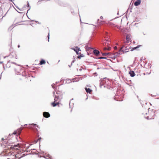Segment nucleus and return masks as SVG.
I'll return each instance as SVG.
<instances>
[{"label":"nucleus","mask_w":159,"mask_h":159,"mask_svg":"<svg viewBox=\"0 0 159 159\" xmlns=\"http://www.w3.org/2000/svg\"><path fill=\"white\" fill-rule=\"evenodd\" d=\"M124 47V45H123L121 48L120 50L119 51L117 52V54L118 55L122 54L124 53L128 52L129 51V49L130 48V47L129 46H126L125 50H122V48Z\"/></svg>","instance_id":"obj_1"},{"label":"nucleus","mask_w":159,"mask_h":159,"mask_svg":"<svg viewBox=\"0 0 159 159\" xmlns=\"http://www.w3.org/2000/svg\"><path fill=\"white\" fill-rule=\"evenodd\" d=\"M24 71V69L22 68L21 66H17L16 67L15 69V71L17 74H19L20 75Z\"/></svg>","instance_id":"obj_2"},{"label":"nucleus","mask_w":159,"mask_h":159,"mask_svg":"<svg viewBox=\"0 0 159 159\" xmlns=\"http://www.w3.org/2000/svg\"><path fill=\"white\" fill-rule=\"evenodd\" d=\"M131 35L129 34H127L126 37V41L124 42L125 45H127L129 43L130 40Z\"/></svg>","instance_id":"obj_3"},{"label":"nucleus","mask_w":159,"mask_h":159,"mask_svg":"<svg viewBox=\"0 0 159 159\" xmlns=\"http://www.w3.org/2000/svg\"><path fill=\"white\" fill-rule=\"evenodd\" d=\"M43 116L45 117L48 118L50 117V115L48 112H44L43 114Z\"/></svg>","instance_id":"obj_4"},{"label":"nucleus","mask_w":159,"mask_h":159,"mask_svg":"<svg viewBox=\"0 0 159 159\" xmlns=\"http://www.w3.org/2000/svg\"><path fill=\"white\" fill-rule=\"evenodd\" d=\"M140 0H137L134 3V5L135 6H138L140 4Z\"/></svg>","instance_id":"obj_5"},{"label":"nucleus","mask_w":159,"mask_h":159,"mask_svg":"<svg viewBox=\"0 0 159 159\" xmlns=\"http://www.w3.org/2000/svg\"><path fill=\"white\" fill-rule=\"evenodd\" d=\"M110 44V41L108 40H106L103 42L104 45H109Z\"/></svg>","instance_id":"obj_6"},{"label":"nucleus","mask_w":159,"mask_h":159,"mask_svg":"<svg viewBox=\"0 0 159 159\" xmlns=\"http://www.w3.org/2000/svg\"><path fill=\"white\" fill-rule=\"evenodd\" d=\"M129 73L130 75V76L131 77H134L135 75V74L134 73V72L133 71H130L129 72Z\"/></svg>","instance_id":"obj_7"},{"label":"nucleus","mask_w":159,"mask_h":159,"mask_svg":"<svg viewBox=\"0 0 159 159\" xmlns=\"http://www.w3.org/2000/svg\"><path fill=\"white\" fill-rule=\"evenodd\" d=\"M94 54L96 56H98L100 53V52L99 51L95 49L93 50Z\"/></svg>","instance_id":"obj_8"},{"label":"nucleus","mask_w":159,"mask_h":159,"mask_svg":"<svg viewBox=\"0 0 159 159\" xmlns=\"http://www.w3.org/2000/svg\"><path fill=\"white\" fill-rule=\"evenodd\" d=\"M59 104V102H54L52 103V106L53 107H55L58 104Z\"/></svg>","instance_id":"obj_9"},{"label":"nucleus","mask_w":159,"mask_h":159,"mask_svg":"<svg viewBox=\"0 0 159 159\" xmlns=\"http://www.w3.org/2000/svg\"><path fill=\"white\" fill-rule=\"evenodd\" d=\"M86 92L88 93H90L92 90L89 88H85Z\"/></svg>","instance_id":"obj_10"},{"label":"nucleus","mask_w":159,"mask_h":159,"mask_svg":"<svg viewBox=\"0 0 159 159\" xmlns=\"http://www.w3.org/2000/svg\"><path fill=\"white\" fill-rule=\"evenodd\" d=\"M77 48L76 49H74V48H72V49H73L76 52V53L77 54H79L78 51H80V48Z\"/></svg>","instance_id":"obj_11"},{"label":"nucleus","mask_w":159,"mask_h":159,"mask_svg":"<svg viewBox=\"0 0 159 159\" xmlns=\"http://www.w3.org/2000/svg\"><path fill=\"white\" fill-rule=\"evenodd\" d=\"M19 148V145L18 144L14 145V146L13 147L14 149H18V148Z\"/></svg>","instance_id":"obj_12"},{"label":"nucleus","mask_w":159,"mask_h":159,"mask_svg":"<svg viewBox=\"0 0 159 159\" xmlns=\"http://www.w3.org/2000/svg\"><path fill=\"white\" fill-rule=\"evenodd\" d=\"M140 46H141L140 45H138V46H137L136 47H135L133 48H132L131 51H134V50L137 49V48H138Z\"/></svg>","instance_id":"obj_13"},{"label":"nucleus","mask_w":159,"mask_h":159,"mask_svg":"<svg viewBox=\"0 0 159 159\" xmlns=\"http://www.w3.org/2000/svg\"><path fill=\"white\" fill-rule=\"evenodd\" d=\"M45 63V61L44 60H42L40 61V65L44 64Z\"/></svg>","instance_id":"obj_14"},{"label":"nucleus","mask_w":159,"mask_h":159,"mask_svg":"<svg viewBox=\"0 0 159 159\" xmlns=\"http://www.w3.org/2000/svg\"><path fill=\"white\" fill-rule=\"evenodd\" d=\"M82 78L81 77H80L79 78H78L77 79H75V80H74L73 81V82H75V81H79V80H82ZM73 80H74L75 79H73Z\"/></svg>","instance_id":"obj_15"},{"label":"nucleus","mask_w":159,"mask_h":159,"mask_svg":"<svg viewBox=\"0 0 159 159\" xmlns=\"http://www.w3.org/2000/svg\"><path fill=\"white\" fill-rule=\"evenodd\" d=\"M58 96H55V98H54V101L55 102H56L58 101Z\"/></svg>","instance_id":"obj_16"},{"label":"nucleus","mask_w":159,"mask_h":159,"mask_svg":"<svg viewBox=\"0 0 159 159\" xmlns=\"http://www.w3.org/2000/svg\"><path fill=\"white\" fill-rule=\"evenodd\" d=\"M104 21H100L99 19L98 20V23L99 25H101L102 24V22H104Z\"/></svg>","instance_id":"obj_17"},{"label":"nucleus","mask_w":159,"mask_h":159,"mask_svg":"<svg viewBox=\"0 0 159 159\" xmlns=\"http://www.w3.org/2000/svg\"><path fill=\"white\" fill-rule=\"evenodd\" d=\"M111 49V48L110 47H108V48L105 47L104 48V50H110Z\"/></svg>","instance_id":"obj_18"},{"label":"nucleus","mask_w":159,"mask_h":159,"mask_svg":"<svg viewBox=\"0 0 159 159\" xmlns=\"http://www.w3.org/2000/svg\"><path fill=\"white\" fill-rule=\"evenodd\" d=\"M104 81V79H102V80H101V82L100 83V85H103V83Z\"/></svg>","instance_id":"obj_19"},{"label":"nucleus","mask_w":159,"mask_h":159,"mask_svg":"<svg viewBox=\"0 0 159 159\" xmlns=\"http://www.w3.org/2000/svg\"><path fill=\"white\" fill-rule=\"evenodd\" d=\"M108 54V53H102V55L103 56H107V55Z\"/></svg>","instance_id":"obj_20"},{"label":"nucleus","mask_w":159,"mask_h":159,"mask_svg":"<svg viewBox=\"0 0 159 159\" xmlns=\"http://www.w3.org/2000/svg\"><path fill=\"white\" fill-rule=\"evenodd\" d=\"M46 157H48L49 158V159H51L52 158L51 157L49 154H48L46 156Z\"/></svg>","instance_id":"obj_21"},{"label":"nucleus","mask_w":159,"mask_h":159,"mask_svg":"<svg viewBox=\"0 0 159 159\" xmlns=\"http://www.w3.org/2000/svg\"><path fill=\"white\" fill-rule=\"evenodd\" d=\"M29 125H32L33 126H37V125L36 124H29Z\"/></svg>","instance_id":"obj_22"},{"label":"nucleus","mask_w":159,"mask_h":159,"mask_svg":"<svg viewBox=\"0 0 159 159\" xmlns=\"http://www.w3.org/2000/svg\"><path fill=\"white\" fill-rule=\"evenodd\" d=\"M52 86L53 88V89H54L55 87V84H53L52 85Z\"/></svg>","instance_id":"obj_23"},{"label":"nucleus","mask_w":159,"mask_h":159,"mask_svg":"<svg viewBox=\"0 0 159 159\" xmlns=\"http://www.w3.org/2000/svg\"><path fill=\"white\" fill-rule=\"evenodd\" d=\"M98 58L99 59H106V58L105 57H98Z\"/></svg>","instance_id":"obj_24"},{"label":"nucleus","mask_w":159,"mask_h":159,"mask_svg":"<svg viewBox=\"0 0 159 159\" xmlns=\"http://www.w3.org/2000/svg\"><path fill=\"white\" fill-rule=\"evenodd\" d=\"M47 37H48V41H49V33H48V35L47 36Z\"/></svg>","instance_id":"obj_25"},{"label":"nucleus","mask_w":159,"mask_h":159,"mask_svg":"<svg viewBox=\"0 0 159 159\" xmlns=\"http://www.w3.org/2000/svg\"><path fill=\"white\" fill-rule=\"evenodd\" d=\"M27 6L28 7H30V5H29V2H27Z\"/></svg>","instance_id":"obj_26"},{"label":"nucleus","mask_w":159,"mask_h":159,"mask_svg":"<svg viewBox=\"0 0 159 159\" xmlns=\"http://www.w3.org/2000/svg\"><path fill=\"white\" fill-rule=\"evenodd\" d=\"M16 134V131H14L13 133V134Z\"/></svg>","instance_id":"obj_27"},{"label":"nucleus","mask_w":159,"mask_h":159,"mask_svg":"<svg viewBox=\"0 0 159 159\" xmlns=\"http://www.w3.org/2000/svg\"><path fill=\"white\" fill-rule=\"evenodd\" d=\"M100 18L101 19H103V17L102 16H100Z\"/></svg>","instance_id":"obj_28"},{"label":"nucleus","mask_w":159,"mask_h":159,"mask_svg":"<svg viewBox=\"0 0 159 159\" xmlns=\"http://www.w3.org/2000/svg\"><path fill=\"white\" fill-rule=\"evenodd\" d=\"M146 118H147V119H148H148H150V118H149V116H147V117H146Z\"/></svg>","instance_id":"obj_29"},{"label":"nucleus","mask_w":159,"mask_h":159,"mask_svg":"<svg viewBox=\"0 0 159 159\" xmlns=\"http://www.w3.org/2000/svg\"><path fill=\"white\" fill-rule=\"evenodd\" d=\"M82 57V56H78V58H80V57Z\"/></svg>","instance_id":"obj_30"},{"label":"nucleus","mask_w":159,"mask_h":159,"mask_svg":"<svg viewBox=\"0 0 159 159\" xmlns=\"http://www.w3.org/2000/svg\"><path fill=\"white\" fill-rule=\"evenodd\" d=\"M11 63H12V64H16L14 62H11Z\"/></svg>","instance_id":"obj_31"},{"label":"nucleus","mask_w":159,"mask_h":159,"mask_svg":"<svg viewBox=\"0 0 159 159\" xmlns=\"http://www.w3.org/2000/svg\"><path fill=\"white\" fill-rule=\"evenodd\" d=\"M75 60L74 59V60H73V61H72V62L73 63V62H75Z\"/></svg>","instance_id":"obj_32"},{"label":"nucleus","mask_w":159,"mask_h":159,"mask_svg":"<svg viewBox=\"0 0 159 159\" xmlns=\"http://www.w3.org/2000/svg\"><path fill=\"white\" fill-rule=\"evenodd\" d=\"M72 63H71V64L70 66V65H69V66L70 67L71 66H72Z\"/></svg>","instance_id":"obj_33"},{"label":"nucleus","mask_w":159,"mask_h":159,"mask_svg":"<svg viewBox=\"0 0 159 159\" xmlns=\"http://www.w3.org/2000/svg\"><path fill=\"white\" fill-rule=\"evenodd\" d=\"M3 61H0V64H2V63H3Z\"/></svg>","instance_id":"obj_34"},{"label":"nucleus","mask_w":159,"mask_h":159,"mask_svg":"<svg viewBox=\"0 0 159 159\" xmlns=\"http://www.w3.org/2000/svg\"><path fill=\"white\" fill-rule=\"evenodd\" d=\"M114 48H115V49H116L117 48V47H115Z\"/></svg>","instance_id":"obj_35"},{"label":"nucleus","mask_w":159,"mask_h":159,"mask_svg":"<svg viewBox=\"0 0 159 159\" xmlns=\"http://www.w3.org/2000/svg\"><path fill=\"white\" fill-rule=\"evenodd\" d=\"M70 102L69 103V106H70Z\"/></svg>","instance_id":"obj_36"},{"label":"nucleus","mask_w":159,"mask_h":159,"mask_svg":"<svg viewBox=\"0 0 159 159\" xmlns=\"http://www.w3.org/2000/svg\"><path fill=\"white\" fill-rule=\"evenodd\" d=\"M18 48H19L20 47V46L19 45H18Z\"/></svg>","instance_id":"obj_37"},{"label":"nucleus","mask_w":159,"mask_h":159,"mask_svg":"<svg viewBox=\"0 0 159 159\" xmlns=\"http://www.w3.org/2000/svg\"><path fill=\"white\" fill-rule=\"evenodd\" d=\"M30 8H29V9L28 10L27 12H28V11L30 9Z\"/></svg>","instance_id":"obj_38"},{"label":"nucleus","mask_w":159,"mask_h":159,"mask_svg":"<svg viewBox=\"0 0 159 159\" xmlns=\"http://www.w3.org/2000/svg\"><path fill=\"white\" fill-rule=\"evenodd\" d=\"M27 124H25L24 125V126L27 125Z\"/></svg>","instance_id":"obj_39"},{"label":"nucleus","mask_w":159,"mask_h":159,"mask_svg":"<svg viewBox=\"0 0 159 159\" xmlns=\"http://www.w3.org/2000/svg\"><path fill=\"white\" fill-rule=\"evenodd\" d=\"M81 70H81V69H80V71Z\"/></svg>","instance_id":"obj_40"},{"label":"nucleus","mask_w":159,"mask_h":159,"mask_svg":"<svg viewBox=\"0 0 159 159\" xmlns=\"http://www.w3.org/2000/svg\"><path fill=\"white\" fill-rule=\"evenodd\" d=\"M89 49H91L92 48H89Z\"/></svg>","instance_id":"obj_41"},{"label":"nucleus","mask_w":159,"mask_h":159,"mask_svg":"<svg viewBox=\"0 0 159 159\" xmlns=\"http://www.w3.org/2000/svg\"><path fill=\"white\" fill-rule=\"evenodd\" d=\"M53 94H54L55 93V92H53Z\"/></svg>","instance_id":"obj_42"},{"label":"nucleus","mask_w":159,"mask_h":159,"mask_svg":"<svg viewBox=\"0 0 159 159\" xmlns=\"http://www.w3.org/2000/svg\"><path fill=\"white\" fill-rule=\"evenodd\" d=\"M43 157H44L45 158H46L45 156H44Z\"/></svg>","instance_id":"obj_43"},{"label":"nucleus","mask_w":159,"mask_h":159,"mask_svg":"<svg viewBox=\"0 0 159 159\" xmlns=\"http://www.w3.org/2000/svg\"><path fill=\"white\" fill-rule=\"evenodd\" d=\"M22 76H24V74H23V75H22Z\"/></svg>","instance_id":"obj_44"},{"label":"nucleus","mask_w":159,"mask_h":159,"mask_svg":"<svg viewBox=\"0 0 159 159\" xmlns=\"http://www.w3.org/2000/svg\"><path fill=\"white\" fill-rule=\"evenodd\" d=\"M10 1H12V0H10Z\"/></svg>","instance_id":"obj_45"},{"label":"nucleus","mask_w":159,"mask_h":159,"mask_svg":"<svg viewBox=\"0 0 159 159\" xmlns=\"http://www.w3.org/2000/svg\"><path fill=\"white\" fill-rule=\"evenodd\" d=\"M1 77H0V79H1Z\"/></svg>","instance_id":"obj_46"}]
</instances>
